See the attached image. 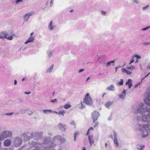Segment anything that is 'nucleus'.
I'll list each match as a JSON object with an SVG mask.
<instances>
[{"mask_svg":"<svg viewBox=\"0 0 150 150\" xmlns=\"http://www.w3.org/2000/svg\"><path fill=\"white\" fill-rule=\"evenodd\" d=\"M112 119V117L110 116L108 118V120H110Z\"/></svg>","mask_w":150,"mask_h":150,"instance_id":"nucleus-57","label":"nucleus"},{"mask_svg":"<svg viewBox=\"0 0 150 150\" xmlns=\"http://www.w3.org/2000/svg\"><path fill=\"white\" fill-rule=\"evenodd\" d=\"M43 111L45 114H47L48 113H51L52 112L50 109L43 110Z\"/></svg>","mask_w":150,"mask_h":150,"instance_id":"nucleus-33","label":"nucleus"},{"mask_svg":"<svg viewBox=\"0 0 150 150\" xmlns=\"http://www.w3.org/2000/svg\"><path fill=\"white\" fill-rule=\"evenodd\" d=\"M112 102L109 101L107 102L105 104V106L107 108H108L110 107L112 104Z\"/></svg>","mask_w":150,"mask_h":150,"instance_id":"nucleus-28","label":"nucleus"},{"mask_svg":"<svg viewBox=\"0 0 150 150\" xmlns=\"http://www.w3.org/2000/svg\"><path fill=\"white\" fill-rule=\"evenodd\" d=\"M89 94L88 93H87L85 96V97L84 99H86V98H91L90 96H89Z\"/></svg>","mask_w":150,"mask_h":150,"instance_id":"nucleus-42","label":"nucleus"},{"mask_svg":"<svg viewBox=\"0 0 150 150\" xmlns=\"http://www.w3.org/2000/svg\"><path fill=\"white\" fill-rule=\"evenodd\" d=\"M70 124L71 125H74V126H75V121H72L71 122H70Z\"/></svg>","mask_w":150,"mask_h":150,"instance_id":"nucleus-44","label":"nucleus"},{"mask_svg":"<svg viewBox=\"0 0 150 150\" xmlns=\"http://www.w3.org/2000/svg\"><path fill=\"white\" fill-rule=\"evenodd\" d=\"M84 102H81L80 104H79L78 105L79 108L81 109H83L85 108V105L83 104Z\"/></svg>","mask_w":150,"mask_h":150,"instance_id":"nucleus-27","label":"nucleus"},{"mask_svg":"<svg viewBox=\"0 0 150 150\" xmlns=\"http://www.w3.org/2000/svg\"><path fill=\"white\" fill-rule=\"evenodd\" d=\"M31 92H25V93L27 94H29Z\"/></svg>","mask_w":150,"mask_h":150,"instance_id":"nucleus-62","label":"nucleus"},{"mask_svg":"<svg viewBox=\"0 0 150 150\" xmlns=\"http://www.w3.org/2000/svg\"><path fill=\"white\" fill-rule=\"evenodd\" d=\"M106 93H104L102 96V97L103 98L104 97V96L105 95H106Z\"/></svg>","mask_w":150,"mask_h":150,"instance_id":"nucleus-64","label":"nucleus"},{"mask_svg":"<svg viewBox=\"0 0 150 150\" xmlns=\"http://www.w3.org/2000/svg\"><path fill=\"white\" fill-rule=\"evenodd\" d=\"M56 27V26L54 25L52 21H51L49 23L48 26V30L50 31H51L54 30Z\"/></svg>","mask_w":150,"mask_h":150,"instance_id":"nucleus-11","label":"nucleus"},{"mask_svg":"<svg viewBox=\"0 0 150 150\" xmlns=\"http://www.w3.org/2000/svg\"><path fill=\"white\" fill-rule=\"evenodd\" d=\"M139 84V83H138L137 84H136L135 86H134V88H137L138 87V85Z\"/></svg>","mask_w":150,"mask_h":150,"instance_id":"nucleus-60","label":"nucleus"},{"mask_svg":"<svg viewBox=\"0 0 150 150\" xmlns=\"http://www.w3.org/2000/svg\"><path fill=\"white\" fill-rule=\"evenodd\" d=\"M134 61V59H132L131 61L129 63V64L130 65L131 63H133Z\"/></svg>","mask_w":150,"mask_h":150,"instance_id":"nucleus-53","label":"nucleus"},{"mask_svg":"<svg viewBox=\"0 0 150 150\" xmlns=\"http://www.w3.org/2000/svg\"><path fill=\"white\" fill-rule=\"evenodd\" d=\"M34 37L33 36H30L28 40L25 42V44H27L28 43L33 42L34 40Z\"/></svg>","mask_w":150,"mask_h":150,"instance_id":"nucleus-16","label":"nucleus"},{"mask_svg":"<svg viewBox=\"0 0 150 150\" xmlns=\"http://www.w3.org/2000/svg\"><path fill=\"white\" fill-rule=\"evenodd\" d=\"M123 80L122 79H120V81L117 82L116 83V85L118 86H119V85H123Z\"/></svg>","mask_w":150,"mask_h":150,"instance_id":"nucleus-30","label":"nucleus"},{"mask_svg":"<svg viewBox=\"0 0 150 150\" xmlns=\"http://www.w3.org/2000/svg\"><path fill=\"white\" fill-rule=\"evenodd\" d=\"M121 70L123 73L125 72L127 74L130 75L132 73V72L130 71L125 68L122 69Z\"/></svg>","mask_w":150,"mask_h":150,"instance_id":"nucleus-22","label":"nucleus"},{"mask_svg":"<svg viewBox=\"0 0 150 150\" xmlns=\"http://www.w3.org/2000/svg\"><path fill=\"white\" fill-rule=\"evenodd\" d=\"M12 135L11 132L9 131H4L1 133L0 136V141H2L8 137Z\"/></svg>","mask_w":150,"mask_h":150,"instance_id":"nucleus-4","label":"nucleus"},{"mask_svg":"<svg viewBox=\"0 0 150 150\" xmlns=\"http://www.w3.org/2000/svg\"><path fill=\"white\" fill-rule=\"evenodd\" d=\"M84 70V69H81L79 70V73H81V72H82Z\"/></svg>","mask_w":150,"mask_h":150,"instance_id":"nucleus-54","label":"nucleus"},{"mask_svg":"<svg viewBox=\"0 0 150 150\" xmlns=\"http://www.w3.org/2000/svg\"><path fill=\"white\" fill-rule=\"evenodd\" d=\"M78 133L77 132H75L74 134V137H76L77 135L78 134Z\"/></svg>","mask_w":150,"mask_h":150,"instance_id":"nucleus-52","label":"nucleus"},{"mask_svg":"<svg viewBox=\"0 0 150 150\" xmlns=\"http://www.w3.org/2000/svg\"><path fill=\"white\" fill-rule=\"evenodd\" d=\"M17 81L16 80H15L14 82V84L15 85L17 84Z\"/></svg>","mask_w":150,"mask_h":150,"instance_id":"nucleus-61","label":"nucleus"},{"mask_svg":"<svg viewBox=\"0 0 150 150\" xmlns=\"http://www.w3.org/2000/svg\"><path fill=\"white\" fill-rule=\"evenodd\" d=\"M133 3H135L137 4H138L140 3V1L139 0H134L133 1Z\"/></svg>","mask_w":150,"mask_h":150,"instance_id":"nucleus-47","label":"nucleus"},{"mask_svg":"<svg viewBox=\"0 0 150 150\" xmlns=\"http://www.w3.org/2000/svg\"><path fill=\"white\" fill-rule=\"evenodd\" d=\"M149 7V5H147L146 6L142 8V10L144 11H146V10L148 9Z\"/></svg>","mask_w":150,"mask_h":150,"instance_id":"nucleus-34","label":"nucleus"},{"mask_svg":"<svg viewBox=\"0 0 150 150\" xmlns=\"http://www.w3.org/2000/svg\"><path fill=\"white\" fill-rule=\"evenodd\" d=\"M89 143L90 144L91 146L92 145V144L94 143V142L93 138V136L92 135H89L88 137Z\"/></svg>","mask_w":150,"mask_h":150,"instance_id":"nucleus-15","label":"nucleus"},{"mask_svg":"<svg viewBox=\"0 0 150 150\" xmlns=\"http://www.w3.org/2000/svg\"><path fill=\"white\" fill-rule=\"evenodd\" d=\"M58 127L59 129L62 131L65 132L66 129V125L64 124H62L61 123H59Z\"/></svg>","mask_w":150,"mask_h":150,"instance_id":"nucleus-12","label":"nucleus"},{"mask_svg":"<svg viewBox=\"0 0 150 150\" xmlns=\"http://www.w3.org/2000/svg\"><path fill=\"white\" fill-rule=\"evenodd\" d=\"M98 124L99 123L98 122H96L94 125L93 126L95 128L98 125Z\"/></svg>","mask_w":150,"mask_h":150,"instance_id":"nucleus-50","label":"nucleus"},{"mask_svg":"<svg viewBox=\"0 0 150 150\" xmlns=\"http://www.w3.org/2000/svg\"><path fill=\"white\" fill-rule=\"evenodd\" d=\"M127 68L128 69L132 70L133 69H135V67L134 66H133L132 65H131L130 66H127Z\"/></svg>","mask_w":150,"mask_h":150,"instance_id":"nucleus-31","label":"nucleus"},{"mask_svg":"<svg viewBox=\"0 0 150 150\" xmlns=\"http://www.w3.org/2000/svg\"><path fill=\"white\" fill-rule=\"evenodd\" d=\"M13 114V112H12L11 113H6L5 114L6 115H11Z\"/></svg>","mask_w":150,"mask_h":150,"instance_id":"nucleus-45","label":"nucleus"},{"mask_svg":"<svg viewBox=\"0 0 150 150\" xmlns=\"http://www.w3.org/2000/svg\"><path fill=\"white\" fill-rule=\"evenodd\" d=\"M53 112L54 113H55V114H58V113H59V112H57V111H54Z\"/></svg>","mask_w":150,"mask_h":150,"instance_id":"nucleus-63","label":"nucleus"},{"mask_svg":"<svg viewBox=\"0 0 150 150\" xmlns=\"http://www.w3.org/2000/svg\"><path fill=\"white\" fill-rule=\"evenodd\" d=\"M22 142V140L21 138L18 137H16L14 139L13 141L14 146L18 147L21 145Z\"/></svg>","mask_w":150,"mask_h":150,"instance_id":"nucleus-5","label":"nucleus"},{"mask_svg":"<svg viewBox=\"0 0 150 150\" xmlns=\"http://www.w3.org/2000/svg\"><path fill=\"white\" fill-rule=\"evenodd\" d=\"M131 111L134 114L139 113L143 114L145 113V111L150 112V106H146L143 103H140L137 106L134 105L132 106Z\"/></svg>","mask_w":150,"mask_h":150,"instance_id":"nucleus-3","label":"nucleus"},{"mask_svg":"<svg viewBox=\"0 0 150 150\" xmlns=\"http://www.w3.org/2000/svg\"><path fill=\"white\" fill-rule=\"evenodd\" d=\"M50 102L52 103H57V101L56 99H54V100H51Z\"/></svg>","mask_w":150,"mask_h":150,"instance_id":"nucleus-46","label":"nucleus"},{"mask_svg":"<svg viewBox=\"0 0 150 150\" xmlns=\"http://www.w3.org/2000/svg\"><path fill=\"white\" fill-rule=\"evenodd\" d=\"M83 102L85 104L88 106L91 105L93 103V101L91 98L84 99Z\"/></svg>","mask_w":150,"mask_h":150,"instance_id":"nucleus-10","label":"nucleus"},{"mask_svg":"<svg viewBox=\"0 0 150 150\" xmlns=\"http://www.w3.org/2000/svg\"><path fill=\"white\" fill-rule=\"evenodd\" d=\"M101 14L102 15L105 16L106 14V12L104 11H101Z\"/></svg>","mask_w":150,"mask_h":150,"instance_id":"nucleus-49","label":"nucleus"},{"mask_svg":"<svg viewBox=\"0 0 150 150\" xmlns=\"http://www.w3.org/2000/svg\"><path fill=\"white\" fill-rule=\"evenodd\" d=\"M11 140L10 139H7L4 141V145L6 146H9L11 145Z\"/></svg>","mask_w":150,"mask_h":150,"instance_id":"nucleus-13","label":"nucleus"},{"mask_svg":"<svg viewBox=\"0 0 150 150\" xmlns=\"http://www.w3.org/2000/svg\"><path fill=\"white\" fill-rule=\"evenodd\" d=\"M6 32L3 31L0 33V39H4L5 35Z\"/></svg>","mask_w":150,"mask_h":150,"instance_id":"nucleus-25","label":"nucleus"},{"mask_svg":"<svg viewBox=\"0 0 150 150\" xmlns=\"http://www.w3.org/2000/svg\"><path fill=\"white\" fill-rule=\"evenodd\" d=\"M132 80L131 79H129L126 83V85H129L130 83H132Z\"/></svg>","mask_w":150,"mask_h":150,"instance_id":"nucleus-38","label":"nucleus"},{"mask_svg":"<svg viewBox=\"0 0 150 150\" xmlns=\"http://www.w3.org/2000/svg\"><path fill=\"white\" fill-rule=\"evenodd\" d=\"M126 94V91L125 89H124L121 95H119V96L120 98L121 99H125V97Z\"/></svg>","mask_w":150,"mask_h":150,"instance_id":"nucleus-18","label":"nucleus"},{"mask_svg":"<svg viewBox=\"0 0 150 150\" xmlns=\"http://www.w3.org/2000/svg\"><path fill=\"white\" fill-rule=\"evenodd\" d=\"M53 141L55 143L59 142L60 144H61L65 142V139L64 138L61 137L60 136L58 135L53 138Z\"/></svg>","mask_w":150,"mask_h":150,"instance_id":"nucleus-6","label":"nucleus"},{"mask_svg":"<svg viewBox=\"0 0 150 150\" xmlns=\"http://www.w3.org/2000/svg\"><path fill=\"white\" fill-rule=\"evenodd\" d=\"M142 120L147 122L148 124H138L136 126L137 129L141 132L140 136L142 138L148 136L149 132L150 133V112L147 115H144L142 117Z\"/></svg>","mask_w":150,"mask_h":150,"instance_id":"nucleus-1","label":"nucleus"},{"mask_svg":"<svg viewBox=\"0 0 150 150\" xmlns=\"http://www.w3.org/2000/svg\"><path fill=\"white\" fill-rule=\"evenodd\" d=\"M50 140L49 137H45L44 138L43 143H39L38 142L32 141L31 142L29 143V144L30 147L32 148V149L35 150H44L47 148V146L49 147L52 144H51V142H49Z\"/></svg>","mask_w":150,"mask_h":150,"instance_id":"nucleus-2","label":"nucleus"},{"mask_svg":"<svg viewBox=\"0 0 150 150\" xmlns=\"http://www.w3.org/2000/svg\"><path fill=\"white\" fill-rule=\"evenodd\" d=\"M150 28V26L149 27H147L142 29V30L145 31L147 30L149 28Z\"/></svg>","mask_w":150,"mask_h":150,"instance_id":"nucleus-43","label":"nucleus"},{"mask_svg":"<svg viewBox=\"0 0 150 150\" xmlns=\"http://www.w3.org/2000/svg\"><path fill=\"white\" fill-rule=\"evenodd\" d=\"M135 57L138 59H140L141 58V56H140L138 55H137V54L134 55V56H133L132 57Z\"/></svg>","mask_w":150,"mask_h":150,"instance_id":"nucleus-41","label":"nucleus"},{"mask_svg":"<svg viewBox=\"0 0 150 150\" xmlns=\"http://www.w3.org/2000/svg\"><path fill=\"white\" fill-rule=\"evenodd\" d=\"M54 65L52 64L49 68H48L45 71L46 73H50L53 70Z\"/></svg>","mask_w":150,"mask_h":150,"instance_id":"nucleus-19","label":"nucleus"},{"mask_svg":"<svg viewBox=\"0 0 150 150\" xmlns=\"http://www.w3.org/2000/svg\"><path fill=\"white\" fill-rule=\"evenodd\" d=\"M27 111V110L22 109L20 110V112L21 114H25Z\"/></svg>","mask_w":150,"mask_h":150,"instance_id":"nucleus-32","label":"nucleus"},{"mask_svg":"<svg viewBox=\"0 0 150 150\" xmlns=\"http://www.w3.org/2000/svg\"><path fill=\"white\" fill-rule=\"evenodd\" d=\"M43 135V133L42 132H36L33 134V138L34 140H38L40 139Z\"/></svg>","mask_w":150,"mask_h":150,"instance_id":"nucleus-7","label":"nucleus"},{"mask_svg":"<svg viewBox=\"0 0 150 150\" xmlns=\"http://www.w3.org/2000/svg\"><path fill=\"white\" fill-rule=\"evenodd\" d=\"M71 107V105L69 104H66L64 106V108L66 109H68Z\"/></svg>","mask_w":150,"mask_h":150,"instance_id":"nucleus-36","label":"nucleus"},{"mask_svg":"<svg viewBox=\"0 0 150 150\" xmlns=\"http://www.w3.org/2000/svg\"><path fill=\"white\" fill-rule=\"evenodd\" d=\"M93 127H91L87 131L86 135H88V134L89 133L90 130H93Z\"/></svg>","mask_w":150,"mask_h":150,"instance_id":"nucleus-40","label":"nucleus"},{"mask_svg":"<svg viewBox=\"0 0 150 150\" xmlns=\"http://www.w3.org/2000/svg\"><path fill=\"white\" fill-rule=\"evenodd\" d=\"M115 89V87L113 85H111L109 86L106 89V90H108L111 91H113Z\"/></svg>","mask_w":150,"mask_h":150,"instance_id":"nucleus-21","label":"nucleus"},{"mask_svg":"<svg viewBox=\"0 0 150 150\" xmlns=\"http://www.w3.org/2000/svg\"><path fill=\"white\" fill-rule=\"evenodd\" d=\"M115 61L114 60H112L110 62H109L107 63V65L106 66L107 67H108L110 66V65H112V66H115Z\"/></svg>","mask_w":150,"mask_h":150,"instance_id":"nucleus-20","label":"nucleus"},{"mask_svg":"<svg viewBox=\"0 0 150 150\" xmlns=\"http://www.w3.org/2000/svg\"><path fill=\"white\" fill-rule=\"evenodd\" d=\"M35 14L34 12H31L25 14L23 18L25 21L27 22L30 17Z\"/></svg>","mask_w":150,"mask_h":150,"instance_id":"nucleus-9","label":"nucleus"},{"mask_svg":"<svg viewBox=\"0 0 150 150\" xmlns=\"http://www.w3.org/2000/svg\"><path fill=\"white\" fill-rule=\"evenodd\" d=\"M23 2V1L22 0H16L15 1V2L16 4H18V3H19L20 2Z\"/></svg>","mask_w":150,"mask_h":150,"instance_id":"nucleus-51","label":"nucleus"},{"mask_svg":"<svg viewBox=\"0 0 150 150\" xmlns=\"http://www.w3.org/2000/svg\"><path fill=\"white\" fill-rule=\"evenodd\" d=\"M100 116L99 113L98 112L94 111L92 114V117L93 122H95L98 119V117Z\"/></svg>","mask_w":150,"mask_h":150,"instance_id":"nucleus-8","label":"nucleus"},{"mask_svg":"<svg viewBox=\"0 0 150 150\" xmlns=\"http://www.w3.org/2000/svg\"><path fill=\"white\" fill-rule=\"evenodd\" d=\"M4 38L6 39L10 40H11L13 39V35H12L9 36V35L7 32H6Z\"/></svg>","mask_w":150,"mask_h":150,"instance_id":"nucleus-17","label":"nucleus"},{"mask_svg":"<svg viewBox=\"0 0 150 150\" xmlns=\"http://www.w3.org/2000/svg\"><path fill=\"white\" fill-rule=\"evenodd\" d=\"M132 85V83H130L129 85H128V87L129 89L131 87Z\"/></svg>","mask_w":150,"mask_h":150,"instance_id":"nucleus-56","label":"nucleus"},{"mask_svg":"<svg viewBox=\"0 0 150 150\" xmlns=\"http://www.w3.org/2000/svg\"><path fill=\"white\" fill-rule=\"evenodd\" d=\"M22 136L23 137L24 140L25 141H27L28 140H29L28 137V136L27 134L26 133L23 134H22Z\"/></svg>","mask_w":150,"mask_h":150,"instance_id":"nucleus-23","label":"nucleus"},{"mask_svg":"<svg viewBox=\"0 0 150 150\" xmlns=\"http://www.w3.org/2000/svg\"><path fill=\"white\" fill-rule=\"evenodd\" d=\"M28 137L29 139H30L33 137V131H30L25 132Z\"/></svg>","mask_w":150,"mask_h":150,"instance_id":"nucleus-14","label":"nucleus"},{"mask_svg":"<svg viewBox=\"0 0 150 150\" xmlns=\"http://www.w3.org/2000/svg\"><path fill=\"white\" fill-rule=\"evenodd\" d=\"M33 113V112L32 111H31L30 112L28 113V114L29 115H31V114H32Z\"/></svg>","mask_w":150,"mask_h":150,"instance_id":"nucleus-59","label":"nucleus"},{"mask_svg":"<svg viewBox=\"0 0 150 150\" xmlns=\"http://www.w3.org/2000/svg\"><path fill=\"white\" fill-rule=\"evenodd\" d=\"M102 58L101 57H99L98 58V61L100 63H102V62H101V61H100V59H101Z\"/></svg>","mask_w":150,"mask_h":150,"instance_id":"nucleus-55","label":"nucleus"},{"mask_svg":"<svg viewBox=\"0 0 150 150\" xmlns=\"http://www.w3.org/2000/svg\"><path fill=\"white\" fill-rule=\"evenodd\" d=\"M54 0H51L50 2V7H52L53 4V1Z\"/></svg>","mask_w":150,"mask_h":150,"instance_id":"nucleus-48","label":"nucleus"},{"mask_svg":"<svg viewBox=\"0 0 150 150\" xmlns=\"http://www.w3.org/2000/svg\"><path fill=\"white\" fill-rule=\"evenodd\" d=\"M137 148H139L140 150H143L144 147V146L138 145L137 146Z\"/></svg>","mask_w":150,"mask_h":150,"instance_id":"nucleus-37","label":"nucleus"},{"mask_svg":"<svg viewBox=\"0 0 150 150\" xmlns=\"http://www.w3.org/2000/svg\"><path fill=\"white\" fill-rule=\"evenodd\" d=\"M113 142L114 144L116 147H118L119 146V144L117 139H114Z\"/></svg>","mask_w":150,"mask_h":150,"instance_id":"nucleus-29","label":"nucleus"},{"mask_svg":"<svg viewBox=\"0 0 150 150\" xmlns=\"http://www.w3.org/2000/svg\"><path fill=\"white\" fill-rule=\"evenodd\" d=\"M65 113V111L64 110H61L59 112L58 115H62V116L64 115V113Z\"/></svg>","mask_w":150,"mask_h":150,"instance_id":"nucleus-35","label":"nucleus"},{"mask_svg":"<svg viewBox=\"0 0 150 150\" xmlns=\"http://www.w3.org/2000/svg\"><path fill=\"white\" fill-rule=\"evenodd\" d=\"M146 68L147 69H150V64H149L147 66Z\"/></svg>","mask_w":150,"mask_h":150,"instance_id":"nucleus-58","label":"nucleus"},{"mask_svg":"<svg viewBox=\"0 0 150 150\" xmlns=\"http://www.w3.org/2000/svg\"><path fill=\"white\" fill-rule=\"evenodd\" d=\"M113 137H114V139H117V133L115 132L114 131H113Z\"/></svg>","mask_w":150,"mask_h":150,"instance_id":"nucleus-39","label":"nucleus"},{"mask_svg":"<svg viewBox=\"0 0 150 150\" xmlns=\"http://www.w3.org/2000/svg\"><path fill=\"white\" fill-rule=\"evenodd\" d=\"M145 103L147 105V106L149 105L150 106V99L148 98H146L144 100Z\"/></svg>","mask_w":150,"mask_h":150,"instance_id":"nucleus-24","label":"nucleus"},{"mask_svg":"<svg viewBox=\"0 0 150 150\" xmlns=\"http://www.w3.org/2000/svg\"><path fill=\"white\" fill-rule=\"evenodd\" d=\"M46 52L49 58H51L53 57V54L51 52L50 50H47Z\"/></svg>","mask_w":150,"mask_h":150,"instance_id":"nucleus-26","label":"nucleus"}]
</instances>
